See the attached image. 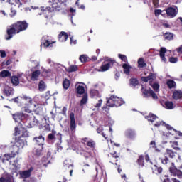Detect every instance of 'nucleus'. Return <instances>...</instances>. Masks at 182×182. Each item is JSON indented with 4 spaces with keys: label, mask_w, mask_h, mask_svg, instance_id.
I'll return each instance as SVG.
<instances>
[{
    "label": "nucleus",
    "mask_w": 182,
    "mask_h": 182,
    "mask_svg": "<svg viewBox=\"0 0 182 182\" xmlns=\"http://www.w3.org/2000/svg\"><path fill=\"white\" fill-rule=\"evenodd\" d=\"M43 96L40 95H36L33 100L32 98L23 95L22 97H18L14 99L15 103H22L24 107H29V109H33V110H38L41 107V106H43Z\"/></svg>",
    "instance_id": "nucleus-1"
},
{
    "label": "nucleus",
    "mask_w": 182,
    "mask_h": 182,
    "mask_svg": "<svg viewBox=\"0 0 182 182\" xmlns=\"http://www.w3.org/2000/svg\"><path fill=\"white\" fill-rule=\"evenodd\" d=\"M28 29V23L26 21H18L14 24H12L7 28V35L6 36V41L12 39L14 35L22 32V31H26Z\"/></svg>",
    "instance_id": "nucleus-2"
},
{
    "label": "nucleus",
    "mask_w": 182,
    "mask_h": 182,
    "mask_svg": "<svg viewBox=\"0 0 182 182\" xmlns=\"http://www.w3.org/2000/svg\"><path fill=\"white\" fill-rule=\"evenodd\" d=\"M50 5L52 6V8L50 7H47L46 9L41 8V11H42V13H39V15H42V14L43 15H46V14H50V12H52L53 11H60V8H62V5L63 3L62 1H59V0H53L52 1H50Z\"/></svg>",
    "instance_id": "nucleus-3"
},
{
    "label": "nucleus",
    "mask_w": 182,
    "mask_h": 182,
    "mask_svg": "<svg viewBox=\"0 0 182 182\" xmlns=\"http://www.w3.org/2000/svg\"><path fill=\"white\" fill-rule=\"evenodd\" d=\"M25 144H23V141L20 140L16 143V145L14 146V149H16V151H11V154H6L4 155L3 162L8 161V160H11L16 156V154H19V147H23Z\"/></svg>",
    "instance_id": "nucleus-4"
},
{
    "label": "nucleus",
    "mask_w": 182,
    "mask_h": 182,
    "mask_svg": "<svg viewBox=\"0 0 182 182\" xmlns=\"http://www.w3.org/2000/svg\"><path fill=\"white\" fill-rule=\"evenodd\" d=\"M124 103V101L118 97L112 95L107 102V106L109 107H119Z\"/></svg>",
    "instance_id": "nucleus-5"
},
{
    "label": "nucleus",
    "mask_w": 182,
    "mask_h": 182,
    "mask_svg": "<svg viewBox=\"0 0 182 182\" xmlns=\"http://www.w3.org/2000/svg\"><path fill=\"white\" fill-rule=\"evenodd\" d=\"M146 119H147V120L150 122L151 124H154L155 127H159V126H164L165 124L164 122H162L161 120H160V119L157 117V116L153 114H149L147 117H146Z\"/></svg>",
    "instance_id": "nucleus-6"
},
{
    "label": "nucleus",
    "mask_w": 182,
    "mask_h": 182,
    "mask_svg": "<svg viewBox=\"0 0 182 182\" xmlns=\"http://www.w3.org/2000/svg\"><path fill=\"white\" fill-rule=\"evenodd\" d=\"M90 97H92V99H99L97 103H96L95 105V107L96 109H99V107L102 106V103H103V100L100 98L102 97V95H100L99 91L94 89L91 90Z\"/></svg>",
    "instance_id": "nucleus-7"
},
{
    "label": "nucleus",
    "mask_w": 182,
    "mask_h": 182,
    "mask_svg": "<svg viewBox=\"0 0 182 182\" xmlns=\"http://www.w3.org/2000/svg\"><path fill=\"white\" fill-rule=\"evenodd\" d=\"M166 12L168 18H176V16H177V14H178V8H177L176 6L169 7L166 9Z\"/></svg>",
    "instance_id": "nucleus-8"
},
{
    "label": "nucleus",
    "mask_w": 182,
    "mask_h": 182,
    "mask_svg": "<svg viewBox=\"0 0 182 182\" xmlns=\"http://www.w3.org/2000/svg\"><path fill=\"white\" fill-rule=\"evenodd\" d=\"M180 169H177L175 167L174 164H172V166L169 168V171L173 176H177L178 178H182V166L179 167Z\"/></svg>",
    "instance_id": "nucleus-9"
},
{
    "label": "nucleus",
    "mask_w": 182,
    "mask_h": 182,
    "mask_svg": "<svg viewBox=\"0 0 182 182\" xmlns=\"http://www.w3.org/2000/svg\"><path fill=\"white\" fill-rule=\"evenodd\" d=\"M141 91L145 97H150V96H151L153 99H158L157 95L150 88H144V87H142Z\"/></svg>",
    "instance_id": "nucleus-10"
},
{
    "label": "nucleus",
    "mask_w": 182,
    "mask_h": 182,
    "mask_svg": "<svg viewBox=\"0 0 182 182\" xmlns=\"http://www.w3.org/2000/svg\"><path fill=\"white\" fill-rule=\"evenodd\" d=\"M55 42L52 41L48 36H44L41 40V45H43L45 48H52Z\"/></svg>",
    "instance_id": "nucleus-11"
},
{
    "label": "nucleus",
    "mask_w": 182,
    "mask_h": 182,
    "mask_svg": "<svg viewBox=\"0 0 182 182\" xmlns=\"http://www.w3.org/2000/svg\"><path fill=\"white\" fill-rule=\"evenodd\" d=\"M112 65H113V62H112V60L109 59L105 60L104 63H102L101 70H100L99 72H106V70H109Z\"/></svg>",
    "instance_id": "nucleus-12"
},
{
    "label": "nucleus",
    "mask_w": 182,
    "mask_h": 182,
    "mask_svg": "<svg viewBox=\"0 0 182 182\" xmlns=\"http://www.w3.org/2000/svg\"><path fill=\"white\" fill-rule=\"evenodd\" d=\"M63 167L65 170H70V176L72 177V174L73 173V162L70 160H65L63 163Z\"/></svg>",
    "instance_id": "nucleus-13"
},
{
    "label": "nucleus",
    "mask_w": 182,
    "mask_h": 182,
    "mask_svg": "<svg viewBox=\"0 0 182 182\" xmlns=\"http://www.w3.org/2000/svg\"><path fill=\"white\" fill-rule=\"evenodd\" d=\"M26 117H28V114H22V113L18 112L13 114V118L15 122H21Z\"/></svg>",
    "instance_id": "nucleus-14"
},
{
    "label": "nucleus",
    "mask_w": 182,
    "mask_h": 182,
    "mask_svg": "<svg viewBox=\"0 0 182 182\" xmlns=\"http://www.w3.org/2000/svg\"><path fill=\"white\" fill-rule=\"evenodd\" d=\"M161 105H162L163 107H164L165 109H167L168 110H173V109H174V107H176V105L171 101L163 102H161Z\"/></svg>",
    "instance_id": "nucleus-15"
},
{
    "label": "nucleus",
    "mask_w": 182,
    "mask_h": 182,
    "mask_svg": "<svg viewBox=\"0 0 182 182\" xmlns=\"http://www.w3.org/2000/svg\"><path fill=\"white\" fill-rule=\"evenodd\" d=\"M76 87L77 93H78V95H85V83L77 82Z\"/></svg>",
    "instance_id": "nucleus-16"
},
{
    "label": "nucleus",
    "mask_w": 182,
    "mask_h": 182,
    "mask_svg": "<svg viewBox=\"0 0 182 182\" xmlns=\"http://www.w3.org/2000/svg\"><path fill=\"white\" fill-rule=\"evenodd\" d=\"M32 170H33V168H31L27 171H21L19 172L21 178H28V177H31V173H32Z\"/></svg>",
    "instance_id": "nucleus-17"
},
{
    "label": "nucleus",
    "mask_w": 182,
    "mask_h": 182,
    "mask_svg": "<svg viewBox=\"0 0 182 182\" xmlns=\"http://www.w3.org/2000/svg\"><path fill=\"white\" fill-rule=\"evenodd\" d=\"M28 68L31 72H33V70H38V69H39V63L38 61H31L28 63Z\"/></svg>",
    "instance_id": "nucleus-18"
},
{
    "label": "nucleus",
    "mask_w": 182,
    "mask_h": 182,
    "mask_svg": "<svg viewBox=\"0 0 182 182\" xmlns=\"http://www.w3.org/2000/svg\"><path fill=\"white\" fill-rule=\"evenodd\" d=\"M70 130L74 132L76 129V122L75 120V114L70 113Z\"/></svg>",
    "instance_id": "nucleus-19"
},
{
    "label": "nucleus",
    "mask_w": 182,
    "mask_h": 182,
    "mask_svg": "<svg viewBox=\"0 0 182 182\" xmlns=\"http://www.w3.org/2000/svg\"><path fill=\"white\" fill-rule=\"evenodd\" d=\"M165 126L166 127L168 130H171V132L168 131V132H164V136H165L166 137H168V139L173 137V134H173V132H176V131L173 130V127H171V126H170V125H165Z\"/></svg>",
    "instance_id": "nucleus-20"
},
{
    "label": "nucleus",
    "mask_w": 182,
    "mask_h": 182,
    "mask_svg": "<svg viewBox=\"0 0 182 182\" xmlns=\"http://www.w3.org/2000/svg\"><path fill=\"white\" fill-rule=\"evenodd\" d=\"M33 141L38 144V146H43V143H45V137L42 136H39L38 137H35L33 139Z\"/></svg>",
    "instance_id": "nucleus-21"
},
{
    "label": "nucleus",
    "mask_w": 182,
    "mask_h": 182,
    "mask_svg": "<svg viewBox=\"0 0 182 182\" xmlns=\"http://www.w3.org/2000/svg\"><path fill=\"white\" fill-rule=\"evenodd\" d=\"M68 38H69V36L65 31H62L58 36L60 42H66V41H68Z\"/></svg>",
    "instance_id": "nucleus-22"
},
{
    "label": "nucleus",
    "mask_w": 182,
    "mask_h": 182,
    "mask_svg": "<svg viewBox=\"0 0 182 182\" xmlns=\"http://www.w3.org/2000/svg\"><path fill=\"white\" fill-rule=\"evenodd\" d=\"M10 168L13 170V171H16L21 168V166L18 164V160H15L13 163H10Z\"/></svg>",
    "instance_id": "nucleus-23"
},
{
    "label": "nucleus",
    "mask_w": 182,
    "mask_h": 182,
    "mask_svg": "<svg viewBox=\"0 0 182 182\" xmlns=\"http://www.w3.org/2000/svg\"><path fill=\"white\" fill-rule=\"evenodd\" d=\"M126 137L128 139H135L136 138V132L132 129H128L125 132Z\"/></svg>",
    "instance_id": "nucleus-24"
},
{
    "label": "nucleus",
    "mask_w": 182,
    "mask_h": 182,
    "mask_svg": "<svg viewBox=\"0 0 182 182\" xmlns=\"http://www.w3.org/2000/svg\"><path fill=\"white\" fill-rule=\"evenodd\" d=\"M152 173H154V174H161V173H163V168L157 165H154V166H152Z\"/></svg>",
    "instance_id": "nucleus-25"
},
{
    "label": "nucleus",
    "mask_w": 182,
    "mask_h": 182,
    "mask_svg": "<svg viewBox=\"0 0 182 182\" xmlns=\"http://www.w3.org/2000/svg\"><path fill=\"white\" fill-rule=\"evenodd\" d=\"M4 93L6 96H11V95H14V88L6 86L4 89Z\"/></svg>",
    "instance_id": "nucleus-26"
},
{
    "label": "nucleus",
    "mask_w": 182,
    "mask_h": 182,
    "mask_svg": "<svg viewBox=\"0 0 182 182\" xmlns=\"http://www.w3.org/2000/svg\"><path fill=\"white\" fill-rule=\"evenodd\" d=\"M41 75V70H33L31 74V80H38V77Z\"/></svg>",
    "instance_id": "nucleus-27"
},
{
    "label": "nucleus",
    "mask_w": 182,
    "mask_h": 182,
    "mask_svg": "<svg viewBox=\"0 0 182 182\" xmlns=\"http://www.w3.org/2000/svg\"><path fill=\"white\" fill-rule=\"evenodd\" d=\"M122 68L124 70V73L125 75H129L130 73V69H132V66L127 63H124L122 65Z\"/></svg>",
    "instance_id": "nucleus-28"
},
{
    "label": "nucleus",
    "mask_w": 182,
    "mask_h": 182,
    "mask_svg": "<svg viewBox=\"0 0 182 182\" xmlns=\"http://www.w3.org/2000/svg\"><path fill=\"white\" fill-rule=\"evenodd\" d=\"M156 79V75L153 74V73H150L149 74V76L148 77H142L141 78V80L143 81V82H149V80H153Z\"/></svg>",
    "instance_id": "nucleus-29"
},
{
    "label": "nucleus",
    "mask_w": 182,
    "mask_h": 182,
    "mask_svg": "<svg viewBox=\"0 0 182 182\" xmlns=\"http://www.w3.org/2000/svg\"><path fill=\"white\" fill-rule=\"evenodd\" d=\"M19 77H21V75H18V77H11V82L14 85V86H18V85H19Z\"/></svg>",
    "instance_id": "nucleus-30"
},
{
    "label": "nucleus",
    "mask_w": 182,
    "mask_h": 182,
    "mask_svg": "<svg viewBox=\"0 0 182 182\" xmlns=\"http://www.w3.org/2000/svg\"><path fill=\"white\" fill-rule=\"evenodd\" d=\"M173 97L176 100H177L178 99H181V97H182V92L181 90H176V91H174V92L173 94Z\"/></svg>",
    "instance_id": "nucleus-31"
},
{
    "label": "nucleus",
    "mask_w": 182,
    "mask_h": 182,
    "mask_svg": "<svg viewBox=\"0 0 182 182\" xmlns=\"http://www.w3.org/2000/svg\"><path fill=\"white\" fill-rule=\"evenodd\" d=\"M150 86H151L152 89L154 90V92H160V85H159V82H154L151 84L149 82Z\"/></svg>",
    "instance_id": "nucleus-32"
},
{
    "label": "nucleus",
    "mask_w": 182,
    "mask_h": 182,
    "mask_svg": "<svg viewBox=\"0 0 182 182\" xmlns=\"http://www.w3.org/2000/svg\"><path fill=\"white\" fill-rule=\"evenodd\" d=\"M167 52V50H166L165 48H161L160 50V57L163 62H167V60H166V58L164 57V53Z\"/></svg>",
    "instance_id": "nucleus-33"
},
{
    "label": "nucleus",
    "mask_w": 182,
    "mask_h": 182,
    "mask_svg": "<svg viewBox=\"0 0 182 182\" xmlns=\"http://www.w3.org/2000/svg\"><path fill=\"white\" fill-rule=\"evenodd\" d=\"M170 144L173 150L180 151V147H178V141H170Z\"/></svg>",
    "instance_id": "nucleus-34"
},
{
    "label": "nucleus",
    "mask_w": 182,
    "mask_h": 182,
    "mask_svg": "<svg viewBox=\"0 0 182 182\" xmlns=\"http://www.w3.org/2000/svg\"><path fill=\"white\" fill-rule=\"evenodd\" d=\"M166 154H167L171 159H174L176 157V153L171 149H167Z\"/></svg>",
    "instance_id": "nucleus-35"
},
{
    "label": "nucleus",
    "mask_w": 182,
    "mask_h": 182,
    "mask_svg": "<svg viewBox=\"0 0 182 182\" xmlns=\"http://www.w3.org/2000/svg\"><path fill=\"white\" fill-rule=\"evenodd\" d=\"M63 89L68 90V88L70 87V80L68 79H65L63 81Z\"/></svg>",
    "instance_id": "nucleus-36"
},
{
    "label": "nucleus",
    "mask_w": 182,
    "mask_h": 182,
    "mask_svg": "<svg viewBox=\"0 0 182 182\" xmlns=\"http://www.w3.org/2000/svg\"><path fill=\"white\" fill-rule=\"evenodd\" d=\"M66 72L71 73L72 72H76L77 70V66L76 65H70V67L65 68Z\"/></svg>",
    "instance_id": "nucleus-37"
},
{
    "label": "nucleus",
    "mask_w": 182,
    "mask_h": 182,
    "mask_svg": "<svg viewBox=\"0 0 182 182\" xmlns=\"http://www.w3.org/2000/svg\"><path fill=\"white\" fill-rule=\"evenodd\" d=\"M86 103H87V94H84L80 102V106H83V105H86Z\"/></svg>",
    "instance_id": "nucleus-38"
},
{
    "label": "nucleus",
    "mask_w": 182,
    "mask_h": 182,
    "mask_svg": "<svg viewBox=\"0 0 182 182\" xmlns=\"http://www.w3.org/2000/svg\"><path fill=\"white\" fill-rule=\"evenodd\" d=\"M167 86L169 87V89H173V87H176V82H174L173 80H168L166 82Z\"/></svg>",
    "instance_id": "nucleus-39"
},
{
    "label": "nucleus",
    "mask_w": 182,
    "mask_h": 182,
    "mask_svg": "<svg viewBox=\"0 0 182 182\" xmlns=\"http://www.w3.org/2000/svg\"><path fill=\"white\" fill-rule=\"evenodd\" d=\"M42 149H43L42 146L36 147L33 151L34 154L36 156H41L42 154Z\"/></svg>",
    "instance_id": "nucleus-40"
},
{
    "label": "nucleus",
    "mask_w": 182,
    "mask_h": 182,
    "mask_svg": "<svg viewBox=\"0 0 182 182\" xmlns=\"http://www.w3.org/2000/svg\"><path fill=\"white\" fill-rule=\"evenodd\" d=\"M11 73L8 70H3L0 73V77H9Z\"/></svg>",
    "instance_id": "nucleus-41"
},
{
    "label": "nucleus",
    "mask_w": 182,
    "mask_h": 182,
    "mask_svg": "<svg viewBox=\"0 0 182 182\" xmlns=\"http://www.w3.org/2000/svg\"><path fill=\"white\" fill-rule=\"evenodd\" d=\"M38 89L40 92H43L45 89H46V85L45 84V82L43 81H40L39 85H38Z\"/></svg>",
    "instance_id": "nucleus-42"
},
{
    "label": "nucleus",
    "mask_w": 182,
    "mask_h": 182,
    "mask_svg": "<svg viewBox=\"0 0 182 182\" xmlns=\"http://www.w3.org/2000/svg\"><path fill=\"white\" fill-rule=\"evenodd\" d=\"M42 75H43V76H44V77H48L52 75V70L45 69L42 72Z\"/></svg>",
    "instance_id": "nucleus-43"
},
{
    "label": "nucleus",
    "mask_w": 182,
    "mask_h": 182,
    "mask_svg": "<svg viewBox=\"0 0 182 182\" xmlns=\"http://www.w3.org/2000/svg\"><path fill=\"white\" fill-rule=\"evenodd\" d=\"M0 182H12V178L11 176L1 177Z\"/></svg>",
    "instance_id": "nucleus-44"
},
{
    "label": "nucleus",
    "mask_w": 182,
    "mask_h": 182,
    "mask_svg": "<svg viewBox=\"0 0 182 182\" xmlns=\"http://www.w3.org/2000/svg\"><path fill=\"white\" fill-rule=\"evenodd\" d=\"M138 164L141 167H143L144 166V158H143V156H139L138 159Z\"/></svg>",
    "instance_id": "nucleus-45"
},
{
    "label": "nucleus",
    "mask_w": 182,
    "mask_h": 182,
    "mask_svg": "<svg viewBox=\"0 0 182 182\" xmlns=\"http://www.w3.org/2000/svg\"><path fill=\"white\" fill-rule=\"evenodd\" d=\"M164 36L165 39H167L168 41H171V39H173V33H166Z\"/></svg>",
    "instance_id": "nucleus-46"
},
{
    "label": "nucleus",
    "mask_w": 182,
    "mask_h": 182,
    "mask_svg": "<svg viewBox=\"0 0 182 182\" xmlns=\"http://www.w3.org/2000/svg\"><path fill=\"white\" fill-rule=\"evenodd\" d=\"M138 64L139 68H144V66H146V63H144V60H143V58L139 59Z\"/></svg>",
    "instance_id": "nucleus-47"
},
{
    "label": "nucleus",
    "mask_w": 182,
    "mask_h": 182,
    "mask_svg": "<svg viewBox=\"0 0 182 182\" xmlns=\"http://www.w3.org/2000/svg\"><path fill=\"white\" fill-rule=\"evenodd\" d=\"M118 57L119 59H121V60H122V62H125V63H127V57L126 55L122 54H119Z\"/></svg>",
    "instance_id": "nucleus-48"
},
{
    "label": "nucleus",
    "mask_w": 182,
    "mask_h": 182,
    "mask_svg": "<svg viewBox=\"0 0 182 182\" xmlns=\"http://www.w3.org/2000/svg\"><path fill=\"white\" fill-rule=\"evenodd\" d=\"M130 84L132 86H137V85H139V81H137V79L136 78H132L130 80Z\"/></svg>",
    "instance_id": "nucleus-49"
},
{
    "label": "nucleus",
    "mask_w": 182,
    "mask_h": 182,
    "mask_svg": "<svg viewBox=\"0 0 182 182\" xmlns=\"http://www.w3.org/2000/svg\"><path fill=\"white\" fill-rule=\"evenodd\" d=\"M7 2H9V4H11V5H15V4L19 5V4H21V0H7Z\"/></svg>",
    "instance_id": "nucleus-50"
},
{
    "label": "nucleus",
    "mask_w": 182,
    "mask_h": 182,
    "mask_svg": "<svg viewBox=\"0 0 182 182\" xmlns=\"http://www.w3.org/2000/svg\"><path fill=\"white\" fill-rule=\"evenodd\" d=\"M80 0H77V1L75 2V6H77L78 8H80V9H85V5H80Z\"/></svg>",
    "instance_id": "nucleus-51"
},
{
    "label": "nucleus",
    "mask_w": 182,
    "mask_h": 182,
    "mask_svg": "<svg viewBox=\"0 0 182 182\" xmlns=\"http://www.w3.org/2000/svg\"><path fill=\"white\" fill-rule=\"evenodd\" d=\"M49 97H50V93L49 92H46V95L45 97H43V102H44L43 105H45V102H46V100H48V99H49Z\"/></svg>",
    "instance_id": "nucleus-52"
},
{
    "label": "nucleus",
    "mask_w": 182,
    "mask_h": 182,
    "mask_svg": "<svg viewBox=\"0 0 182 182\" xmlns=\"http://www.w3.org/2000/svg\"><path fill=\"white\" fill-rule=\"evenodd\" d=\"M55 134H56V132L53 131V132L48 135L49 140H53L55 139Z\"/></svg>",
    "instance_id": "nucleus-53"
},
{
    "label": "nucleus",
    "mask_w": 182,
    "mask_h": 182,
    "mask_svg": "<svg viewBox=\"0 0 182 182\" xmlns=\"http://www.w3.org/2000/svg\"><path fill=\"white\" fill-rule=\"evenodd\" d=\"M95 170L97 171V175L99 174V172H100L101 174H103V169H102V166H97Z\"/></svg>",
    "instance_id": "nucleus-54"
},
{
    "label": "nucleus",
    "mask_w": 182,
    "mask_h": 182,
    "mask_svg": "<svg viewBox=\"0 0 182 182\" xmlns=\"http://www.w3.org/2000/svg\"><path fill=\"white\" fill-rule=\"evenodd\" d=\"M95 141L92 139H90V141H88V143L87 144V145L89 146V147H95Z\"/></svg>",
    "instance_id": "nucleus-55"
},
{
    "label": "nucleus",
    "mask_w": 182,
    "mask_h": 182,
    "mask_svg": "<svg viewBox=\"0 0 182 182\" xmlns=\"http://www.w3.org/2000/svg\"><path fill=\"white\" fill-rule=\"evenodd\" d=\"M80 62H86V60H87V57L85 55H82L80 57Z\"/></svg>",
    "instance_id": "nucleus-56"
},
{
    "label": "nucleus",
    "mask_w": 182,
    "mask_h": 182,
    "mask_svg": "<svg viewBox=\"0 0 182 182\" xmlns=\"http://www.w3.org/2000/svg\"><path fill=\"white\" fill-rule=\"evenodd\" d=\"M163 12H164V11H161L160 9H156L155 10V16H159V15H161V14H163Z\"/></svg>",
    "instance_id": "nucleus-57"
},
{
    "label": "nucleus",
    "mask_w": 182,
    "mask_h": 182,
    "mask_svg": "<svg viewBox=\"0 0 182 182\" xmlns=\"http://www.w3.org/2000/svg\"><path fill=\"white\" fill-rule=\"evenodd\" d=\"M178 60L177 58L172 57V58H169V62H171V63H177Z\"/></svg>",
    "instance_id": "nucleus-58"
},
{
    "label": "nucleus",
    "mask_w": 182,
    "mask_h": 182,
    "mask_svg": "<svg viewBox=\"0 0 182 182\" xmlns=\"http://www.w3.org/2000/svg\"><path fill=\"white\" fill-rule=\"evenodd\" d=\"M22 132H23L22 134L23 137H28V136H29V132H28L26 129H23Z\"/></svg>",
    "instance_id": "nucleus-59"
},
{
    "label": "nucleus",
    "mask_w": 182,
    "mask_h": 182,
    "mask_svg": "<svg viewBox=\"0 0 182 182\" xmlns=\"http://www.w3.org/2000/svg\"><path fill=\"white\" fill-rule=\"evenodd\" d=\"M0 56L1 58H6V53L5 50H0Z\"/></svg>",
    "instance_id": "nucleus-60"
},
{
    "label": "nucleus",
    "mask_w": 182,
    "mask_h": 182,
    "mask_svg": "<svg viewBox=\"0 0 182 182\" xmlns=\"http://www.w3.org/2000/svg\"><path fill=\"white\" fill-rule=\"evenodd\" d=\"M70 39V45H76L77 41L73 39V36H71Z\"/></svg>",
    "instance_id": "nucleus-61"
},
{
    "label": "nucleus",
    "mask_w": 182,
    "mask_h": 182,
    "mask_svg": "<svg viewBox=\"0 0 182 182\" xmlns=\"http://www.w3.org/2000/svg\"><path fill=\"white\" fill-rule=\"evenodd\" d=\"M161 163H162V164H167V163H168V158L165 157L164 159L161 160Z\"/></svg>",
    "instance_id": "nucleus-62"
},
{
    "label": "nucleus",
    "mask_w": 182,
    "mask_h": 182,
    "mask_svg": "<svg viewBox=\"0 0 182 182\" xmlns=\"http://www.w3.org/2000/svg\"><path fill=\"white\" fill-rule=\"evenodd\" d=\"M150 146H151V147H152V149H156V141H151L150 142Z\"/></svg>",
    "instance_id": "nucleus-63"
},
{
    "label": "nucleus",
    "mask_w": 182,
    "mask_h": 182,
    "mask_svg": "<svg viewBox=\"0 0 182 182\" xmlns=\"http://www.w3.org/2000/svg\"><path fill=\"white\" fill-rule=\"evenodd\" d=\"M24 182H36V180L33 178H31L28 180H24Z\"/></svg>",
    "instance_id": "nucleus-64"
}]
</instances>
